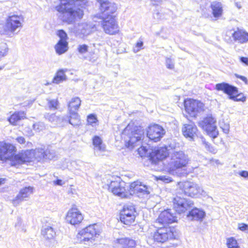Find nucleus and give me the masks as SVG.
<instances>
[{"instance_id":"nucleus-30","label":"nucleus","mask_w":248,"mask_h":248,"mask_svg":"<svg viewBox=\"0 0 248 248\" xmlns=\"http://www.w3.org/2000/svg\"><path fill=\"white\" fill-rule=\"evenodd\" d=\"M94 25L87 23H82L78 25V30L84 35L89 34L93 29Z\"/></svg>"},{"instance_id":"nucleus-35","label":"nucleus","mask_w":248,"mask_h":248,"mask_svg":"<svg viewBox=\"0 0 248 248\" xmlns=\"http://www.w3.org/2000/svg\"><path fill=\"white\" fill-rule=\"evenodd\" d=\"M141 185V183L139 181H135L130 185L128 184V191H129V197L134 194H138L139 189Z\"/></svg>"},{"instance_id":"nucleus-53","label":"nucleus","mask_w":248,"mask_h":248,"mask_svg":"<svg viewBox=\"0 0 248 248\" xmlns=\"http://www.w3.org/2000/svg\"><path fill=\"white\" fill-rule=\"evenodd\" d=\"M240 176L248 179V171L246 170H242L239 172Z\"/></svg>"},{"instance_id":"nucleus-45","label":"nucleus","mask_w":248,"mask_h":248,"mask_svg":"<svg viewBox=\"0 0 248 248\" xmlns=\"http://www.w3.org/2000/svg\"><path fill=\"white\" fill-rule=\"evenodd\" d=\"M158 180H161L166 183H168L172 181V178L168 176L161 175L157 177Z\"/></svg>"},{"instance_id":"nucleus-16","label":"nucleus","mask_w":248,"mask_h":248,"mask_svg":"<svg viewBox=\"0 0 248 248\" xmlns=\"http://www.w3.org/2000/svg\"><path fill=\"white\" fill-rule=\"evenodd\" d=\"M154 240L159 243H164L169 239H175V236L170 228L164 227L157 230L154 235Z\"/></svg>"},{"instance_id":"nucleus-42","label":"nucleus","mask_w":248,"mask_h":248,"mask_svg":"<svg viewBox=\"0 0 248 248\" xmlns=\"http://www.w3.org/2000/svg\"><path fill=\"white\" fill-rule=\"evenodd\" d=\"M97 121V117L93 114H90L87 117V122L89 124L92 125L93 124L96 123Z\"/></svg>"},{"instance_id":"nucleus-62","label":"nucleus","mask_w":248,"mask_h":248,"mask_svg":"<svg viewBox=\"0 0 248 248\" xmlns=\"http://www.w3.org/2000/svg\"><path fill=\"white\" fill-rule=\"evenodd\" d=\"M5 56V51H4V52L0 51V59L2 57H4V56Z\"/></svg>"},{"instance_id":"nucleus-24","label":"nucleus","mask_w":248,"mask_h":248,"mask_svg":"<svg viewBox=\"0 0 248 248\" xmlns=\"http://www.w3.org/2000/svg\"><path fill=\"white\" fill-rule=\"evenodd\" d=\"M69 116L63 117L62 121L68 122L70 124L74 126H78L80 124V119L77 112L69 111Z\"/></svg>"},{"instance_id":"nucleus-10","label":"nucleus","mask_w":248,"mask_h":248,"mask_svg":"<svg viewBox=\"0 0 248 248\" xmlns=\"http://www.w3.org/2000/svg\"><path fill=\"white\" fill-rule=\"evenodd\" d=\"M97 1L99 4L100 18L114 16L113 14L117 9L115 3L108 0H97Z\"/></svg>"},{"instance_id":"nucleus-14","label":"nucleus","mask_w":248,"mask_h":248,"mask_svg":"<svg viewBox=\"0 0 248 248\" xmlns=\"http://www.w3.org/2000/svg\"><path fill=\"white\" fill-rule=\"evenodd\" d=\"M135 212L133 205H124L120 213V220L126 225L131 224L135 220Z\"/></svg>"},{"instance_id":"nucleus-61","label":"nucleus","mask_w":248,"mask_h":248,"mask_svg":"<svg viewBox=\"0 0 248 248\" xmlns=\"http://www.w3.org/2000/svg\"><path fill=\"white\" fill-rule=\"evenodd\" d=\"M31 104H32V101H28L27 102H24L23 104V106L25 107V106L30 105Z\"/></svg>"},{"instance_id":"nucleus-26","label":"nucleus","mask_w":248,"mask_h":248,"mask_svg":"<svg viewBox=\"0 0 248 248\" xmlns=\"http://www.w3.org/2000/svg\"><path fill=\"white\" fill-rule=\"evenodd\" d=\"M41 233L46 239L54 240L56 232L51 226H44L41 231Z\"/></svg>"},{"instance_id":"nucleus-47","label":"nucleus","mask_w":248,"mask_h":248,"mask_svg":"<svg viewBox=\"0 0 248 248\" xmlns=\"http://www.w3.org/2000/svg\"><path fill=\"white\" fill-rule=\"evenodd\" d=\"M166 64L167 67L169 69H172L174 68V64H173L170 58H167L166 59Z\"/></svg>"},{"instance_id":"nucleus-4","label":"nucleus","mask_w":248,"mask_h":248,"mask_svg":"<svg viewBox=\"0 0 248 248\" xmlns=\"http://www.w3.org/2000/svg\"><path fill=\"white\" fill-rule=\"evenodd\" d=\"M144 130L142 127L136 125L131 122L124 129L122 134V137L124 140L125 145L133 148L140 145L141 140L144 138Z\"/></svg>"},{"instance_id":"nucleus-56","label":"nucleus","mask_w":248,"mask_h":248,"mask_svg":"<svg viewBox=\"0 0 248 248\" xmlns=\"http://www.w3.org/2000/svg\"><path fill=\"white\" fill-rule=\"evenodd\" d=\"M241 62L245 64L246 65H248V58L245 57H241L240 58Z\"/></svg>"},{"instance_id":"nucleus-21","label":"nucleus","mask_w":248,"mask_h":248,"mask_svg":"<svg viewBox=\"0 0 248 248\" xmlns=\"http://www.w3.org/2000/svg\"><path fill=\"white\" fill-rule=\"evenodd\" d=\"M197 126L193 123L185 124L182 128L184 136L187 138H189L190 140H194L195 137L197 136Z\"/></svg>"},{"instance_id":"nucleus-39","label":"nucleus","mask_w":248,"mask_h":248,"mask_svg":"<svg viewBox=\"0 0 248 248\" xmlns=\"http://www.w3.org/2000/svg\"><path fill=\"white\" fill-rule=\"evenodd\" d=\"M227 246L228 248H239L236 240L232 237L228 239Z\"/></svg>"},{"instance_id":"nucleus-54","label":"nucleus","mask_w":248,"mask_h":248,"mask_svg":"<svg viewBox=\"0 0 248 248\" xmlns=\"http://www.w3.org/2000/svg\"><path fill=\"white\" fill-rule=\"evenodd\" d=\"M16 140L20 144H24L25 142V140L23 137H18L16 138Z\"/></svg>"},{"instance_id":"nucleus-38","label":"nucleus","mask_w":248,"mask_h":248,"mask_svg":"<svg viewBox=\"0 0 248 248\" xmlns=\"http://www.w3.org/2000/svg\"><path fill=\"white\" fill-rule=\"evenodd\" d=\"M139 189L138 194L143 195L142 196H147L149 194H150V192L148 190V188L146 185H143L141 184L140 189ZM139 197L141 195H138Z\"/></svg>"},{"instance_id":"nucleus-25","label":"nucleus","mask_w":248,"mask_h":248,"mask_svg":"<svg viewBox=\"0 0 248 248\" xmlns=\"http://www.w3.org/2000/svg\"><path fill=\"white\" fill-rule=\"evenodd\" d=\"M205 216V212L202 209L194 208L189 212L187 217L191 220L202 221Z\"/></svg>"},{"instance_id":"nucleus-18","label":"nucleus","mask_w":248,"mask_h":248,"mask_svg":"<svg viewBox=\"0 0 248 248\" xmlns=\"http://www.w3.org/2000/svg\"><path fill=\"white\" fill-rule=\"evenodd\" d=\"M183 191L186 195L191 197H198L203 192L202 189L198 185L192 182H185Z\"/></svg>"},{"instance_id":"nucleus-44","label":"nucleus","mask_w":248,"mask_h":248,"mask_svg":"<svg viewBox=\"0 0 248 248\" xmlns=\"http://www.w3.org/2000/svg\"><path fill=\"white\" fill-rule=\"evenodd\" d=\"M98 58V55L93 52H90L89 56L87 57L88 60L92 62H95Z\"/></svg>"},{"instance_id":"nucleus-32","label":"nucleus","mask_w":248,"mask_h":248,"mask_svg":"<svg viewBox=\"0 0 248 248\" xmlns=\"http://www.w3.org/2000/svg\"><path fill=\"white\" fill-rule=\"evenodd\" d=\"M81 104V100L79 97H76L72 98L68 104L69 111L77 112Z\"/></svg>"},{"instance_id":"nucleus-52","label":"nucleus","mask_w":248,"mask_h":248,"mask_svg":"<svg viewBox=\"0 0 248 248\" xmlns=\"http://www.w3.org/2000/svg\"><path fill=\"white\" fill-rule=\"evenodd\" d=\"M235 76L236 78H237L241 79L242 81H243L246 85L248 84V80L246 77L243 76L239 75L237 74H235Z\"/></svg>"},{"instance_id":"nucleus-27","label":"nucleus","mask_w":248,"mask_h":248,"mask_svg":"<svg viewBox=\"0 0 248 248\" xmlns=\"http://www.w3.org/2000/svg\"><path fill=\"white\" fill-rule=\"evenodd\" d=\"M56 52L58 55L65 53L68 49V43L67 41L59 40L54 46Z\"/></svg>"},{"instance_id":"nucleus-31","label":"nucleus","mask_w":248,"mask_h":248,"mask_svg":"<svg viewBox=\"0 0 248 248\" xmlns=\"http://www.w3.org/2000/svg\"><path fill=\"white\" fill-rule=\"evenodd\" d=\"M26 113L24 111H17L15 112L11 117L9 118V122L14 125H16V123L21 119L26 118Z\"/></svg>"},{"instance_id":"nucleus-59","label":"nucleus","mask_w":248,"mask_h":248,"mask_svg":"<svg viewBox=\"0 0 248 248\" xmlns=\"http://www.w3.org/2000/svg\"><path fill=\"white\" fill-rule=\"evenodd\" d=\"M6 181V178H0V186L2 184H4L5 183Z\"/></svg>"},{"instance_id":"nucleus-23","label":"nucleus","mask_w":248,"mask_h":248,"mask_svg":"<svg viewBox=\"0 0 248 248\" xmlns=\"http://www.w3.org/2000/svg\"><path fill=\"white\" fill-rule=\"evenodd\" d=\"M32 192L33 187L30 186L21 189L15 199L13 200V204L17 205L19 202L23 201L25 198H27Z\"/></svg>"},{"instance_id":"nucleus-19","label":"nucleus","mask_w":248,"mask_h":248,"mask_svg":"<svg viewBox=\"0 0 248 248\" xmlns=\"http://www.w3.org/2000/svg\"><path fill=\"white\" fill-rule=\"evenodd\" d=\"M83 219V217L77 208H72L70 209L66 215V220L72 225L80 223Z\"/></svg>"},{"instance_id":"nucleus-63","label":"nucleus","mask_w":248,"mask_h":248,"mask_svg":"<svg viewBox=\"0 0 248 248\" xmlns=\"http://www.w3.org/2000/svg\"><path fill=\"white\" fill-rule=\"evenodd\" d=\"M4 67V66H0V70L3 69Z\"/></svg>"},{"instance_id":"nucleus-13","label":"nucleus","mask_w":248,"mask_h":248,"mask_svg":"<svg viewBox=\"0 0 248 248\" xmlns=\"http://www.w3.org/2000/svg\"><path fill=\"white\" fill-rule=\"evenodd\" d=\"M101 24L105 33L108 34H115L119 31V27L116 23L115 16L100 18Z\"/></svg>"},{"instance_id":"nucleus-9","label":"nucleus","mask_w":248,"mask_h":248,"mask_svg":"<svg viewBox=\"0 0 248 248\" xmlns=\"http://www.w3.org/2000/svg\"><path fill=\"white\" fill-rule=\"evenodd\" d=\"M184 106L186 111L192 117H196L204 110V104L202 102L193 99L185 100Z\"/></svg>"},{"instance_id":"nucleus-3","label":"nucleus","mask_w":248,"mask_h":248,"mask_svg":"<svg viewBox=\"0 0 248 248\" xmlns=\"http://www.w3.org/2000/svg\"><path fill=\"white\" fill-rule=\"evenodd\" d=\"M189 161L188 155L183 151H173L171 155V161L168 164L169 172L178 176H185L186 168Z\"/></svg>"},{"instance_id":"nucleus-64","label":"nucleus","mask_w":248,"mask_h":248,"mask_svg":"<svg viewBox=\"0 0 248 248\" xmlns=\"http://www.w3.org/2000/svg\"><path fill=\"white\" fill-rule=\"evenodd\" d=\"M237 7L239 9L241 8V6H239V5H238L237 4Z\"/></svg>"},{"instance_id":"nucleus-48","label":"nucleus","mask_w":248,"mask_h":248,"mask_svg":"<svg viewBox=\"0 0 248 248\" xmlns=\"http://www.w3.org/2000/svg\"><path fill=\"white\" fill-rule=\"evenodd\" d=\"M147 148L146 146H142L138 149V152L141 156L145 155L147 152Z\"/></svg>"},{"instance_id":"nucleus-6","label":"nucleus","mask_w":248,"mask_h":248,"mask_svg":"<svg viewBox=\"0 0 248 248\" xmlns=\"http://www.w3.org/2000/svg\"><path fill=\"white\" fill-rule=\"evenodd\" d=\"M96 224L90 225L81 230L78 234L77 237L80 242H84L85 244L91 245L93 243L94 237L99 235V232L96 228Z\"/></svg>"},{"instance_id":"nucleus-46","label":"nucleus","mask_w":248,"mask_h":248,"mask_svg":"<svg viewBox=\"0 0 248 248\" xmlns=\"http://www.w3.org/2000/svg\"><path fill=\"white\" fill-rule=\"evenodd\" d=\"M8 47L6 43L1 42L0 43V51L4 52L5 51V55L7 54L8 52Z\"/></svg>"},{"instance_id":"nucleus-43","label":"nucleus","mask_w":248,"mask_h":248,"mask_svg":"<svg viewBox=\"0 0 248 248\" xmlns=\"http://www.w3.org/2000/svg\"><path fill=\"white\" fill-rule=\"evenodd\" d=\"M202 142L203 144V145L205 146V148L209 151V152L215 153L216 150L213 147H212L208 142H206L205 140V139H202Z\"/></svg>"},{"instance_id":"nucleus-40","label":"nucleus","mask_w":248,"mask_h":248,"mask_svg":"<svg viewBox=\"0 0 248 248\" xmlns=\"http://www.w3.org/2000/svg\"><path fill=\"white\" fill-rule=\"evenodd\" d=\"M57 35L59 37L60 40L63 41H67L68 39L67 34L63 30H58L57 32Z\"/></svg>"},{"instance_id":"nucleus-58","label":"nucleus","mask_w":248,"mask_h":248,"mask_svg":"<svg viewBox=\"0 0 248 248\" xmlns=\"http://www.w3.org/2000/svg\"><path fill=\"white\" fill-rule=\"evenodd\" d=\"M54 183L55 185L58 186H62V180L61 179H57L56 181L54 182Z\"/></svg>"},{"instance_id":"nucleus-34","label":"nucleus","mask_w":248,"mask_h":248,"mask_svg":"<svg viewBox=\"0 0 248 248\" xmlns=\"http://www.w3.org/2000/svg\"><path fill=\"white\" fill-rule=\"evenodd\" d=\"M66 79V76L63 69L59 70L53 78L52 83L59 84Z\"/></svg>"},{"instance_id":"nucleus-22","label":"nucleus","mask_w":248,"mask_h":248,"mask_svg":"<svg viewBox=\"0 0 248 248\" xmlns=\"http://www.w3.org/2000/svg\"><path fill=\"white\" fill-rule=\"evenodd\" d=\"M232 37L234 41L240 44H245L248 42V32L238 27L232 33Z\"/></svg>"},{"instance_id":"nucleus-49","label":"nucleus","mask_w":248,"mask_h":248,"mask_svg":"<svg viewBox=\"0 0 248 248\" xmlns=\"http://www.w3.org/2000/svg\"><path fill=\"white\" fill-rule=\"evenodd\" d=\"M42 124H35L33 125V129L37 132H39L40 131L42 130L43 128V126L42 125Z\"/></svg>"},{"instance_id":"nucleus-1","label":"nucleus","mask_w":248,"mask_h":248,"mask_svg":"<svg viewBox=\"0 0 248 248\" xmlns=\"http://www.w3.org/2000/svg\"><path fill=\"white\" fill-rule=\"evenodd\" d=\"M15 149L16 147L10 143L0 142V160L5 161L11 159L12 165L16 166L31 162L33 158L38 161H46L53 159L56 156L55 150L49 146L22 151L13 156Z\"/></svg>"},{"instance_id":"nucleus-33","label":"nucleus","mask_w":248,"mask_h":248,"mask_svg":"<svg viewBox=\"0 0 248 248\" xmlns=\"http://www.w3.org/2000/svg\"><path fill=\"white\" fill-rule=\"evenodd\" d=\"M93 144L94 146V150L100 151H104L105 146L102 143V140L98 136H94L93 138Z\"/></svg>"},{"instance_id":"nucleus-28","label":"nucleus","mask_w":248,"mask_h":248,"mask_svg":"<svg viewBox=\"0 0 248 248\" xmlns=\"http://www.w3.org/2000/svg\"><path fill=\"white\" fill-rule=\"evenodd\" d=\"M210 7L212 10L214 17L218 18L222 15L223 9L221 2L216 1H213L211 3Z\"/></svg>"},{"instance_id":"nucleus-15","label":"nucleus","mask_w":248,"mask_h":248,"mask_svg":"<svg viewBox=\"0 0 248 248\" xmlns=\"http://www.w3.org/2000/svg\"><path fill=\"white\" fill-rule=\"evenodd\" d=\"M165 129L160 125L154 124L150 125L147 130V136L155 142L159 141L165 134Z\"/></svg>"},{"instance_id":"nucleus-12","label":"nucleus","mask_w":248,"mask_h":248,"mask_svg":"<svg viewBox=\"0 0 248 248\" xmlns=\"http://www.w3.org/2000/svg\"><path fill=\"white\" fill-rule=\"evenodd\" d=\"M23 17L21 16L12 15L9 16L6 20V22L3 27L5 34L13 33L16 30L21 27V21H23Z\"/></svg>"},{"instance_id":"nucleus-20","label":"nucleus","mask_w":248,"mask_h":248,"mask_svg":"<svg viewBox=\"0 0 248 248\" xmlns=\"http://www.w3.org/2000/svg\"><path fill=\"white\" fill-rule=\"evenodd\" d=\"M169 149L167 147L158 148L151 155V159L156 163L159 160H163L169 155Z\"/></svg>"},{"instance_id":"nucleus-7","label":"nucleus","mask_w":248,"mask_h":248,"mask_svg":"<svg viewBox=\"0 0 248 248\" xmlns=\"http://www.w3.org/2000/svg\"><path fill=\"white\" fill-rule=\"evenodd\" d=\"M198 125L213 139L217 138L218 136V132L216 126V120L211 115H207L199 121Z\"/></svg>"},{"instance_id":"nucleus-41","label":"nucleus","mask_w":248,"mask_h":248,"mask_svg":"<svg viewBox=\"0 0 248 248\" xmlns=\"http://www.w3.org/2000/svg\"><path fill=\"white\" fill-rule=\"evenodd\" d=\"M77 49L80 54H84L88 51V46L85 44L79 45Z\"/></svg>"},{"instance_id":"nucleus-55","label":"nucleus","mask_w":248,"mask_h":248,"mask_svg":"<svg viewBox=\"0 0 248 248\" xmlns=\"http://www.w3.org/2000/svg\"><path fill=\"white\" fill-rule=\"evenodd\" d=\"M223 131L226 133L227 134L229 133L230 130V126L229 124H225L223 127H222Z\"/></svg>"},{"instance_id":"nucleus-11","label":"nucleus","mask_w":248,"mask_h":248,"mask_svg":"<svg viewBox=\"0 0 248 248\" xmlns=\"http://www.w3.org/2000/svg\"><path fill=\"white\" fill-rule=\"evenodd\" d=\"M173 208L178 214L184 213L193 207V202L186 199L181 198L179 196H176L173 199Z\"/></svg>"},{"instance_id":"nucleus-17","label":"nucleus","mask_w":248,"mask_h":248,"mask_svg":"<svg viewBox=\"0 0 248 248\" xmlns=\"http://www.w3.org/2000/svg\"><path fill=\"white\" fill-rule=\"evenodd\" d=\"M177 218L176 214L174 213V210L168 209L160 214L157 220L165 227L166 225L177 222Z\"/></svg>"},{"instance_id":"nucleus-29","label":"nucleus","mask_w":248,"mask_h":248,"mask_svg":"<svg viewBox=\"0 0 248 248\" xmlns=\"http://www.w3.org/2000/svg\"><path fill=\"white\" fill-rule=\"evenodd\" d=\"M117 241L122 248H133L136 245L135 240L127 238L119 239Z\"/></svg>"},{"instance_id":"nucleus-60","label":"nucleus","mask_w":248,"mask_h":248,"mask_svg":"<svg viewBox=\"0 0 248 248\" xmlns=\"http://www.w3.org/2000/svg\"><path fill=\"white\" fill-rule=\"evenodd\" d=\"M155 1V3H153V4L154 5H158L159 4H160L162 2V0H154Z\"/></svg>"},{"instance_id":"nucleus-37","label":"nucleus","mask_w":248,"mask_h":248,"mask_svg":"<svg viewBox=\"0 0 248 248\" xmlns=\"http://www.w3.org/2000/svg\"><path fill=\"white\" fill-rule=\"evenodd\" d=\"M45 118L49 122L54 123L56 124H58L59 122L62 120V118L61 119L60 117L57 116L55 114L46 113L45 114Z\"/></svg>"},{"instance_id":"nucleus-2","label":"nucleus","mask_w":248,"mask_h":248,"mask_svg":"<svg viewBox=\"0 0 248 248\" xmlns=\"http://www.w3.org/2000/svg\"><path fill=\"white\" fill-rule=\"evenodd\" d=\"M60 3L55 7L58 12V18L63 22L72 24L77 19H81L83 16V6L87 0H59Z\"/></svg>"},{"instance_id":"nucleus-8","label":"nucleus","mask_w":248,"mask_h":248,"mask_svg":"<svg viewBox=\"0 0 248 248\" xmlns=\"http://www.w3.org/2000/svg\"><path fill=\"white\" fill-rule=\"evenodd\" d=\"M108 189L113 194L122 198H129V191H128V184L124 181H111L108 185Z\"/></svg>"},{"instance_id":"nucleus-57","label":"nucleus","mask_w":248,"mask_h":248,"mask_svg":"<svg viewBox=\"0 0 248 248\" xmlns=\"http://www.w3.org/2000/svg\"><path fill=\"white\" fill-rule=\"evenodd\" d=\"M143 45V43L142 41H140L136 43V47H137V49L136 50L137 52L139 51L140 49L141 48V47Z\"/></svg>"},{"instance_id":"nucleus-50","label":"nucleus","mask_w":248,"mask_h":248,"mask_svg":"<svg viewBox=\"0 0 248 248\" xmlns=\"http://www.w3.org/2000/svg\"><path fill=\"white\" fill-rule=\"evenodd\" d=\"M178 147L179 143H176L174 140L171 141L169 146L170 149L174 150V151H176V148Z\"/></svg>"},{"instance_id":"nucleus-51","label":"nucleus","mask_w":248,"mask_h":248,"mask_svg":"<svg viewBox=\"0 0 248 248\" xmlns=\"http://www.w3.org/2000/svg\"><path fill=\"white\" fill-rule=\"evenodd\" d=\"M238 228L242 231L248 230V225L245 223H239Z\"/></svg>"},{"instance_id":"nucleus-36","label":"nucleus","mask_w":248,"mask_h":248,"mask_svg":"<svg viewBox=\"0 0 248 248\" xmlns=\"http://www.w3.org/2000/svg\"><path fill=\"white\" fill-rule=\"evenodd\" d=\"M46 107L50 110H55L58 109L59 106V101L57 99H46Z\"/></svg>"},{"instance_id":"nucleus-5","label":"nucleus","mask_w":248,"mask_h":248,"mask_svg":"<svg viewBox=\"0 0 248 248\" xmlns=\"http://www.w3.org/2000/svg\"><path fill=\"white\" fill-rule=\"evenodd\" d=\"M215 89L217 91H222L228 95L230 99L234 101H241L244 102L246 101V96L242 93H238L237 87L226 82L217 83L216 85Z\"/></svg>"}]
</instances>
